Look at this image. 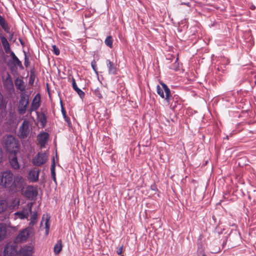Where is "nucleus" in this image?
Wrapping results in <instances>:
<instances>
[{"label":"nucleus","mask_w":256,"mask_h":256,"mask_svg":"<svg viewBox=\"0 0 256 256\" xmlns=\"http://www.w3.org/2000/svg\"><path fill=\"white\" fill-rule=\"evenodd\" d=\"M24 178L20 174L14 175L10 170L0 172V188L14 194L24 188Z\"/></svg>","instance_id":"f257e3e1"},{"label":"nucleus","mask_w":256,"mask_h":256,"mask_svg":"<svg viewBox=\"0 0 256 256\" xmlns=\"http://www.w3.org/2000/svg\"><path fill=\"white\" fill-rule=\"evenodd\" d=\"M4 146L9 154L18 153L20 149L18 140L12 134H6L4 138Z\"/></svg>","instance_id":"f03ea898"},{"label":"nucleus","mask_w":256,"mask_h":256,"mask_svg":"<svg viewBox=\"0 0 256 256\" xmlns=\"http://www.w3.org/2000/svg\"><path fill=\"white\" fill-rule=\"evenodd\" d=\"M160 84L162 88L159 85H158L156 86V92L162 98H164L168 104H170L172 97L170 90L164 82H160Z\"/></svg>","instance_id":"7ed1b4c3"},{"label":"nucleus","mask_w":256,"mask_h":256,"mask_svg":"<svg viewBox=\"0 0 256 256\" xmlns=\"http://www.w3.org/2000/svg\"><path fill=\"white\" fill-rule=\"evenodd\" d=\"M32 128L28 120H24L20 126L18 132V136L20 139H25L29 135Z\"/></svg>","instance_id":"20e7f679"},{"label":"nucleus","mask_w":256,"mask_h":256,"mask_svg":"<svg viewBox=\"0 0 256 256\" xmlns=\"http://www.w3.org/2000/svg\"><path fill=\"white\" fill-rule=\"evenodd\" d=\"M28 104V96L26 95V94H21L18 107V111L19 114L22 115L26 113Z\"/></svg>","instance_id":"39448f33"},{"label":"nucleus","mask_w":256,"mask_h":256,"mask_svg":"<svg viewBox=\"0 0 256 256\" xmlns=\"http://www.w3.org/2000/svg\"><path fill=\"white\" fill-rule=\"evenodd\" d=\"M48 160V156L46 152H39L32 160V163L34 166H40L44 164Z\"/></svg>","instance_id":"423d86ee"},{"label":"nucleus","mask_w":256,"mask_h":256,"mask_svg":"<svg viewBox=\"0 0 256 256\" xmlns=\"http://www.w3.org/2000/svg\"><path fill=\"white\" fill-rule=\"evenodd\" d=\"M16 242H9L5 246L4 250V256H12L16 254Z\"/></svg>","instance_id":"0eeeda50"},{"label":"nucleus","mask_w":256,"mask_h":256,"mask_svg":"<svg viewBox=\"0 0 256 256\" xmlns=\"http://www.w3.org/2000/svg\"><path fill=\"white\" fill-rule=\"evenodd\" d=\"M8 66L12 72H16L18 67H19L21 70H24V67L22 66V62L18 58L14 59L12 62L10 60Z\"/></svg>","instance_id":"6e6552de"},{"label":"nucleus","mask_w":256,"mask_h":256,"mask_svg":"<svg viewBox=\"0 0 256 256\" xmlns=\"http://www.w3.org/2000/svg\"><path fill=\"white\" fill-rule=\"evenodd\" d=\"M4 88L8 91H11L14 89V83L10 74L8 72L6 78L2 80Z\"/></svg>","instance_id":"1a4fd4ad"},{"label":"nucleus","mask_w":256,"mask_h":256,"mask_svg":"<svg viewBox=\"0 0 256 256\" xmlns=\"http://www.w3.org/2000/svg\"><path fill=\"white\" fill-rule=\"evenodd\" d=\"M30 236V230L26 228L20 231L15 238V242H21L26 241Z\"/></svg>","instance_id":"9d476101"},{"label":"nucleus","mask_w":256,"mask_h":256,"mask_svg":"<svg viewBox=\"0 0 256 256\" xmlns=\"http://www.w3.org/2000/svg\"><path fill=\"white\" fill-rule=\"evenodd\" d=\"M24 194L28 198L32 200L38 195L37 188L33 186H29L26 187Z\"/></svg>","instance_id":"9b49d317"},{"label":"nucleus","mask_w":256,"mask_h":256,"mask_svg":"<svg viewBox=\"0 0 256 256\" xmlns=\"http://www.w3.org/2000/svg\"><path fill=\"white\" fill-rule=\"evenodd\" d=\"M40 96L39 94H37L34 98L30 108L28 110V112H31L34 110H37L40 106Z\"/></svg>","instance_id":"f8f14e48"},{"label":"nucleus","mask_w":256,"mask_h":256,"mask_svg":"<svg viewBox=\"0 0 256 256\" xmlns=\"http://www.w3.org/2000/svg\"><path fill=\"white\" fill-rule=\"evenodd\" d=\"M14 84L16 89L20 90L22 94H25L26 85L22 78H16L14 80Z\"/></svg>","instance_id":"ddd939ff"},{"label":"nucleus","mask_w":256,"mask_h":256,"mask_svg":"<svg viewBox=\"0 0 256 256\" xmlns=\"http://www.w3.org/2000/svg\"><path fill=\"white\" fill-rule=\"evenodd\" d=\"M18 153L10 154L9 161L11 167L14 169L18 170L20 168V164H18L16 154Z\"/></svg>","instance_id":"4468645a"},{"label":"nucleus","mask_w":256,"mask_h":256,"mask_svg":"<svg viewBox=\"0 0 256 256\" xmlns=\"http://www.w3.org/2000/svg\"><path fill=\"white\" fill-rule=\"evenodd\" d=\"M49 138V134L46 132H40L38 136V140L41 147H44Z\"/></svg>","instance_id":"2eb2a0df"},{"label":"nucleus","mask_w":256,"mask_h":256,"mask_svg":"<svg viewBox=\"0 0 256 256\" xmlns=\"http://www.w3.org/2000/svg\"><path fill=\"white\" fill-rule=\"evenodd\" d=\"M33 248L31 246H25L19 251L18 256H32Z\"/></svg>","instance_id":"dca6fc26"},{"label":"nucleus","mask_w":256,"mask_h":256,"mask_svg":"<svg viewBox=\"0 0 256 256\" xmlns=\"http://www.w3.org/2000/svg\"><path fill=\"white\" fill-rule=\"evenodd\" d=\"M106 64L108 68V73L109 74L116 75L117 74V68L116 64L110 60H106Z\"/></svg>","instance_id":"f3484780"},{"label":"nucleus","mask_w":256,"mask_h":256,"mask_svg":"<svg viewBox=\"0 0 256 256\" xmlns=\"http://www.w3.org/2000/svg\"><path fill=\"white\" fill-rule=\"evenodd\" d=\"M39 172V170H30L28 176V180L32 182H36L38 180Z\"/></svg>","instance_id":"a211bd4d"},{"label":"nucleus","mask_w":256,"mask_h":256,"mask_svg":"<svg viewBox=\"0 0 256 256\" xmlns=\"http://www.w3.org/2000/svg\"><path fill=\"white\" fill-rule=\"evenodd\" d=\"M0 40L5 50V52L6 54H9L11 50L10 44L8 41L7 40L6 38L4 36H1Z\"/></svg>","instance_id":"6ab92c4d"},{"label":"nucleus","mask_w":256,"mask_h":256,"mask_svg":"<svg viewBox=\"0 0 256 256\" xmlns=\"http://www.w3.org/2000/svg\"><path fill=\"white\" fill-rule=\"evenodd\" d=\"M60 104H61V111L62 113V116L64 117V119L65 121L67 122L68 126L70 128L72 126V124L70 120V118L67 116L66 111L63 106L62 102L60 101Z\"/></svg>","instance_id":"aec40b11"},{"label":"nucleus","mask_w":256,"mask_h":256,"mask_svg":"<svg viewBox=\"0 0 256 256\" xmlns=\"http://www.w3.org/2000/svg\"><path fill=\"white\" fill-rule=\"evenodd\" d=\"M7 228L4 224H0V242L4 240L6 236Z\"/></svg>","instance_id":"412c9836"},{"label":"nucleus","mask_w":256,"mask_h":256,"mask_svg":"<svg viewBox=\"0 0 256 256\" xmlns=\"http://www.w3.org/2000/svg\"><path fill=\"white\" fill-rule=\"evenodd\" d=\"M32 204H28L26 206L24 207L22 210V212L26 216V218H28L30 214L32 212Z\"/></svg>","instance_id":"4be33fe9"},{"label":"nucleus","mask_w":256,"mask_h":256,"mask_svg":"<svg viewBox=\"0 0 256 256\" xmlns=\"http://www.w3.org/2000/svg\"><path fill=\"white\" fill-rule=\"evenodd\" d=\"M62 250V241L61 240H58L56 244L54 245V252L55 254H58L60 253Z\"/></svg>","instance_id":"5701e85b"},{"label":"nucleus","mask_w":256,"mask_h":256,"mask_svg":"<svg viewBox=\"0 0 256 256\" xmlns=\"http://www.w3.org/2000/svg\"><path fill=\"white\" fill-rule=\"evenodd\" d=\"M55 167H56V164H55L54 159L53 158L52 162V164L51 167H50V171H51L52 179L54 181V182L55 183H56Z\"/></svg>","instance_id":"b1692460"},{"label":"nucleus","mask_w":256,"mask_h":256,"mask_svg":"<svg viewBox=\"0 0 256 256\" xmlns=\"http://www.w3.org/2000/svg\"><path fill=\"white\" fill-rule=\"evenodd\" d=\"M8 208V202L4 200H0V214L4 212Z\"/></svg>","instance_id":"393cba45"},{"label":"nucleus","mask_w":256,"mask_h":256,"mask_svg":"<svg viewBox=\"0 0 256 256\" xmlns=\"http://www.w3.org/2000/svg\"><path fill=\"white\" fill-rule=\"evenodd\" d=\"M38 120L40 122L41 125L42 126H45L46 123V114L42 112L40 115L38 116Z\"/></svg>","instance_id":"a878e982"},{"label":"nucleus","mask_w":256,"mask_h":256,"mask_svg":"<svg viewBox=\"0 0 256 256\" xmlns=\"http://www.w3.org/2000/svg\"><path fill=\"white\" fill-rule=\"evenodd\" d=\"M0 26L6 32H8V25L6 23L4 18L0 16Z\"/></svg>","instance_id":"bb28decb"},{"label":"nucleus","mask_w":256,"mask_h":256,"mask_svg":"<svg viewBox=\"0 0 256 256\" xmlns=\"http://www.w3.org/2000/svg\"><path fill=\"white\" fill-rule=\"evenodd\" d=\"M38 214L36 211L33 212L30 218V226H34L36 223Z\"/></svg>","instance_id":"cd10ccee"},{"label":"nucleus","mask_w":256,"mask_h":256,"mask_svg":"<svg viewBox=\"0 0 256 256\" xmlns=\"http://www.w3.org/2000/svg\"><path fill=\"white\" fill-rule=\"evenodd\" d=\"M104 43L108 46L110 48H112L113 40L111 36H108L106 37L104 40Z\"/></svg>","instance_id":"c85d7f7f"},{"label":"nucleus","mask_w":256,"mask_h":256,"mask_svg":"<svg viewBox=\"0 0 256 256\" xmlns=\"http://www.w3.org/2000/svg\"><path fill=\"white\" fill-rule=\"evenodd\" d=\"M178 58H176L175 62L169 66V68L171 70H173L175 71H177L180 68L179 63L178 62Z\"/></svg>","instance_id":"c756f323"},{"label":"nucleus","mask_w":256,"mask_h":256,"mask_svg":"<svg viewBox=\"0 0 256 256\" xmlns=\"http://www.w3.org/2000/svg\"><path fill=\"white\" fill-rule=\"evenodd\" d=\"M36 78V74H35V72L34 69L32 68L30 71V76L29 78V84H32L34 82Z\"/></svg>","instance_id":"7c9ffc66"},{"label":"nucleus","mask_w":256,"mask_h":256,"mask_svg":"<svg viewBox=\"0 0 256 256\" xmlns=\"http://www.w3.org/2000/svg\"><path fill=\"white\" fill-rule=\"evenodd\" d=\"M72 88L77 92V94H78V96H80V97L81 98H84V96H85L84 92L80 88H79L78 87L77 85L73 86Z\"/></svg>","instance_id":"2f4dec72"},{"label":"nucleus","mask_w":256,"mask_h":256,"mask_svg":"<svg viewBox=\"0 0 256 256\" xmlns=\"http://www.w3.org/2000/svg\"><path fill=\"white\" fill-rule=\"evenodd\" d=\"M50 216H47V217L46 218V222H45L46 235V236H48L49 233V230H50Z\"/></svg>","instance_id":"473e14b6"},{"label":"nucleus","mask_w":256,"mask_h":256,"mask_svg":"<svg viewBox=\"0 0 256 256\" xmlns=\"http://www.w3.org/2000/svg\"><path fill=\"white\" fill-rule=\"evenodd\" d=\"M94 94L99 99L102 98V96L100 92V90L99 88H97L94 89Z\"/></svg>","instance_id":"72a5a7b5"},{"label":"nucleus","mask_w":256,"mask_h":256,"mask_svg":"<svg viewBox=\"0 0 256 256\" xmlns=\"http://www.w3.org/2000/svg\"><path fill=\"white\" fill-rule=\"evenodd\" d=\"M180 98L178 95H174V96L171 98V103L170 104L171 106L172 105V102H174V106H176V104H178L179 102Z\"/></svg>","instance_id":"f704fd0d"},{"label":"nucleus","mask_w":256,"mask_h":256,"mask_svg":"<svg viewBox=\"0 0 256 256\" xmlns=\"http://www.w3.org/2000/svg\"><path fill=\"white\" fill-rule=\"evenodd\" d=\"M14 215L16 216L18 218L21 220H24L25 218H27L24 214L21 212V211L17 212L14 213Z\"/></svg>","instance_id":"c9c22d12"},{"label":"nucleus","mask_w":256,"mask_h":256,"mask_svg":"<svg viewBox=\"0 0 256 256\" xmlns=\"http://www.w3.org/2000/svg\"><path fill=\"white\" fill-rule=\"evenodd\" d=\"M24 64L26 68H28L30 65V62L29 58H28V56H27L25 52H24Z\"/></svg>","instance_id":"e433bc0d"},{"label":"nucleus","mask_w":256,"mask_h":256,"mask_svg":"<svg viewBox=\"0 0 256 256\" xmlns=\"http://www.w3.org/2000/svg\"><path fill=\"white\" fill-rule=\"evenodd\" d=\"M52 48L53 49V52L56 56H58L60 54V50L56 47V45H52Z\"/></svg>","instance_id":"4c0bfd02"},{"label":"nucleus","mask_w":256,"mask_h":256,"mask_svg":"<svg viewBox=\"0 0 256 256\" xmlns=\"http://www.w3.org/2000/svg\"><path fill=\"white\" fill-rule=\"evenodd\" d=\"M91 66H92L93 70L95 72L98 73L97 68H96V63L94 60L91 62Z\"/></svg>","instance_id":"58836bf2"},{"label":"nucleus","mask_w":256,"mask_h":256,"mask_svg":"<svg viewBox=\"0 0 256 256\" xmlns=\"http://www.w3.org/2000/svg\"><path fill=\"white\" fill-rule=\"evenodd\" d=\"M4 106H6V105L4 102L3 96L0 93V110Z\"/></svg>","instance_id":"ea45409f"},{"label":"nucleus","mask_w":256,"mask_h":256,"mask_svg":"<svg viewBox=\"0 0 256 256\" xmlns=\"http://www.w3.org/2000/svg\"><path fill=\"white\" fill-rule=\"evenodd\" d=\"M4 157V152H3L2 148L0 147V164H2V162H3Z\"/></svg>","instance_id":"a19ab883"},{"label":"nucleus","mask_w":256,"mask_h":256,"mask_svg":"<svg viewBox=\"0 0 256 256\" xmlns=\"http://www.w3.org/2000/svg\"><path fill=\"white\" fill-rule=\"evenodd\" d=\"M10 54V56L12 57V60H13L14 59V58H18L16 55L14 53V52L12 51H10V52L9 53Z\"/></svg>","instance_id":"79ce46f5"},{"label":"nucleus","mask_w":256,"mask_h":256,"mask_svg":"<svg viewBox=\"0 0 256 256\" xmlns=\"http://www.w3.org/2000/svg\"><path fill=\"white\" fill-rule=\"evenodd\" d=\"M122 247L123 246H122L116 251V252L118 254L120 255L122 254Z\"/></svg>","instance_id":"37998d69"},{"label":"nucleus","mask_w":256,"mask_h":256,"mask_svg":"<svg viewBox=\"0 0 256 256\" xmlns=\"http://www.w3.org/2000/svg\"><path fill=\"white\" fill-rule=\"evenodd\" d=\"M151 190L156 191L157 190L156 186L155 184H153L150 186Z\"/></svg>","instance_id":"c03bdc74"},{"label":"nucleus","mask_w":256,"mask_h":256,"mask_svg":"<svg viewBox=\"0 0 256 256\" xmlns=\"http://www.w3.org/2000/svg\"><path fill=\"white\" fill-rule=\"evenodd\" d=\"M76 85V80L74 78H72V86Z\"/></svg>","instance_id":"a18cd8bd"},{"label":"nucleus","mask_w":256,"mask_h":256,"mask_svg":"<svg viewBox=\"0 0 256 256\" xmlns=\"http://www.w3.org/2000/svg\"><path fill=\"white\" fill-rule=\"evenodd\" d=\"M198 256H206L204 252H202V254H198Z\"/></svg>","instance_id":"49530a36"},{"label":"nucleus","mask_w":256,"mask_h":256,"mask_svg":"<svg viewBox=\"0 0 256 256\" xmlns=\"http://www.w3.org/2000/svg\"><path fill=\"white\" fill-rule=\"evenodd\" d=\"M13 36V34H11L10 36V38H12Z\"/></svg>","instance_id":"de8ad7c7"},{"label":"nucleus","mask_w":256,"mask_h":256,"mask_svg":"<svg viewBox=\"0 0 256 256\" xmlns=\"http://www.w3.org/2000/svg\"><path fill=\"white\" fill-rule=\"evenodd\" d=\"M20 44H21L22 45H23V44H24V42H23L22 40H20Z\"/></svg>","instance_id":"09e8293b"},{"label":"nucleus","mask_w":256,"mask_h":256,"mask_svg":"<svg viewBox=\"0 0 256 256\" xmlns=\"http://www.w3.org/2000/svg\"><path fill=\"white\" fill-rule=\"evenodd\" d=\"M218 70L219 71L220 70V68L219 67L218 68Z\"/></svg>","instance_id":"8fccbe9b"}]
</instances>
